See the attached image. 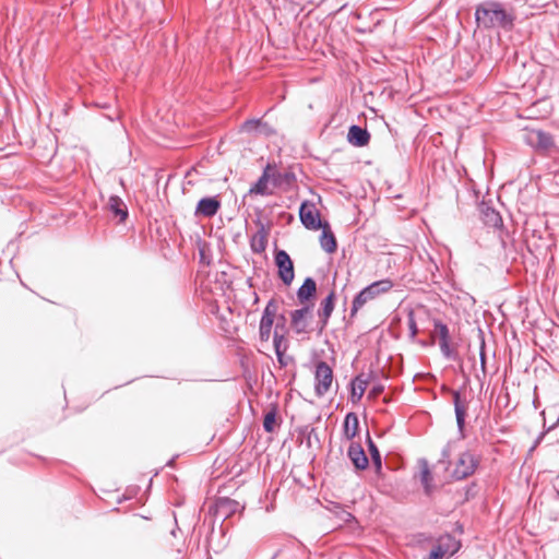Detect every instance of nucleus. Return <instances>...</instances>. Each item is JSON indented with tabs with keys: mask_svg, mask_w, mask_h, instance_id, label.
Returning <instances> with one entry per match:
<instances>
[{
	"mask_svg": "<svg viewBox=\"0 0 559 559\" xmlns=\"http://www.w3.org/2000/svg\"><path fill=\"white\" fill-rule=\"evenodd\" d=\"M476 21L484 27L502 26L508 27L512 25V17L506 12L501 4L497 2H485L476 8Z\"/></svg>",
	"mask_w": 559,
	"mask_h": 559,
	"instance_id": "f257e3e1",
	"label": "nucleus"
},
{
	"mask_svg": "<svg viewBox=\"0 0 559 559\" xmlns=\"http://www.w3.org/2000/svg\"><path fill=\"white\" fill-rule=\"evenodd\" d=\"M393 287V282L389 278L376 281L361 289L354 298L350 316H355L356 312L362 308L367 302L376 299L377 297L390 292Z\"/></svg>",
	"mask_w": 559,
	"mask_h": 559,
	"instance_id": "f03ea898",
	"label": "nucleus"
},
{
	"mask_svg": "<svg viewBox=\"0 0 559 559\" xmlns=\"http://www.w3.org/2000/svg\"><path fill=\"white\" fill-rule=\"evenodd\" d=\"M479 464L475 453L469 450L462 452L455 462L451 476L455 480H462L473 475Z\"/></svg>",
	"mask_w": 559,
	"mask_h": 559,
	"instance_id": "7ed1b4c3",
	"label": "nucleus"
},
{
	"mask_svg": "<svg viewBox=\"0 0 559 559\" xmlns=\"http://www.w3.org/2000/svg\"><path fill=\"white\" fill-rule=\"evenodd\" d=\"M312 307L304 306L290 312V326L296 334H307L313 331L311 326Z\"/></svg>",
	"mask_w": 559,
	"mask_h": 559,
	"instance_id": "20e7f679",
	"label": "nucleus"
},
{
	"mask_svg": "<svg viewBox=\"0 0 559 559\" xmlns=\"http://www.w3.org/2000/svg\"><path fill=\"white\" fill-rule=\"evenodd\" d=\"M333 382L332 368L325 361L316 365V394L323 396L328 393Z\"/></svg>",
	"mask_w": 559,
	"mask_h": 559,
	"instance_id": "39448f33",
	"label": "nucleus"
},
{
	"mask_svg": "<svg viewBox=\"0 0 559 559\" xmlns=\"http://www.w3.org/2000/svg\"><path fill=\"white\" fill-rule=\"evenodd\" d=\"M299 217L302 225L310 230L320 229L324 223L321 222L319 212L313 203L304 201L299 209Z\"/></svg>",
	"mask_w": 559,
	"mask_h": 559,
	"instance_id": "423d86ee",
	"label": "nucleus"
},
{
	"mask_svg": "<svg viewBox=\"0 0 559 559\" xmlns=\"http://www.w3.org/2000/svg\"><path fill=\"white\" fill-rule=\"evenodd\" d=\"M275 264L278 269V276L285 285H290L294 277V264L289 254L285 250L275 252Z\"/></svg>",
	"mask_w": 559,
	"mask_h": 559,
	"instance_id": "0eeeda50",
	"label": "nucleus"
},
{
	"mask_svg": "<svg viewBox=\"0 0 559 559\" xmlns=\"http://www.w3.org/2000/svg\"><path fill=\"white\" fill-rule=\"evenodd\" d=\"M277 311V306L274 300H270L263 310L260 320V338L261 341H267L271 336V330L274 323V318Z\"/></svg>",
	"mask_w": 559,
	"mask_h": 559,
	"instance_id": "6e6552de",
	"label": "nucleus"
},
{
	"mask_svg": "<svg viewBox=\"0 0 559 559\" xmlns=\"http://www.w3.org/2000/svg\"><path fill=\"white\" fill-rule=\"evenodd\" d=\"M335 306V293L331 292L320 305L318 310L319 321L317 323L318 332L321 333L328 325L329 319L334 310Z\"/></svg>",
	"mask_w": 559,
	"mask_h": 559,
	"instance_id": "1a4fd4ad",
	"label": "nucleus"
},
{
	"mask_svg": "<svg viewBox=\"0 0 559 559\" xmlns=\"http://www.w3.org/2000/svg\"><path fill=\"white\" fill-rule=\"evenodd\" d=\"M452 397H453L456 425H457L461 438H464L465 437L464 428H465L467 402H466V400L462 399L460 391H452Z\"/></svg>",
	"mask_w": 559,
	"mask_h": 559,
	"instance_id": "9d476101",
	"label": "nucleus"
},
{
	"mask_svg": "<svg viewBox=\"0 0 559 559\" xmlns=\"http://www.w3.org/2000/svg\"><path fill=\"white\" fill-rule=\"evenodd\" d=\"M273 169H274V165L269 163L265 166V168L263 169L261 177L250 188V190H249L250 194H258V195H271L272 194V191L269 189V182L271 181V170H273Z\"/></svg>",
	"mask_w": 559,
	"mask_h": 559,
	"instance_id": "9b49d317",
	"label": "nucleus"
},
{
	"mask_svg": "<svg viewBox=\"0 0 559 559\" xmlns=\"http://www.w3.org/2000/svg\"><path fill=\"white\" fill-rule=\"evenodd\" d=\"M221 207V202L216 197H206L202 198L195 209V215L212 217L214 216Z\"/></svg>",
	"mask_w": 559,
	"mask_h": 559,
	"instance_id": "f8f14e48",
	"label": "nucleus"
},
{
	"mask_svg": "<svg viewBox=\"0 0 559 559\" xmlns=\"http://www.w3.org/2000/svg\"><path fill=\"white\" fill-rule=\"evenodd\" d=\"M526 142L537 148L547 150L554 142L552 136L542 130H531L526 133Z\"/></svg>",
	"mask_w": 559,
	"mask_h": 559,
	"instance_id": "ddd939ff",
	"label": "nucleus"
},
{
	"mask_svg": "<svg viewBox=\"0 0 559 559\" xmlns=\"http://www.w3.org/2000/svg\"><path fill=\"white\" fill-rule=\"evenodd\" d=\"M347 456L357 469H366L368 466V457L359 443L352 442L347 450Z\"/></svg>",
	"mask_w": 559,
	"mask_h": 559,
	"instance_id": "4468645a",
	"label": "nucleus"
},
{
	"mask_svg": "<svg viewBox=\"0 0 559 559\" xmlns=\"http://www.w3.org/2000/svg\"><path fill=\"white\" fill-rule=\"evenodd\" d=\"M435 547H437V549H440L444 557L453 556L460 550L461 542L457 540L451 534H444L437 539Z\"/></svg>",
	"mask_w": 559,
	"mask_h": 559,
	"instance_id": "2eb2a0df",
	"label": "nucleus"
},
{
	"mask_svg": "<svg viewBox=\"0 0 559 559\" xmlns=\"http://www.w3.org/2000/svg\"><path fill=\"white\" fill-rule=\"evenodd\" d=\"M347 140L350 144L361 147L369 143L370 134L367 129L354 124L349 127Z\"/></svg>",
	"mask_w": 559,
	"mask_h": 559,
	"instance_id": "dca6fc26",
	"label": "nucleus"
},
{
	"mask_svg": "<svg viewBox=\"0 0 559 559\" xmlns=\"http://www.w3.org/2000/svg\"><path fill=\"white\" fill-rule=\"evenodd\" d=\"M296 180V176L293 171H280L274 165V169L271 170V182L275 188L290 187Z\"/></svg>",
	"mask_w": 559,
	"mask_h": 559,
	"instance_id": "f3484780",
	"label": "nucleus"
},
{
	"mask_svg": "<svg viewBox=\"0 0 559 559\" xmlns=\"http://www.w3.org/2000/svg\"><path fill=\"white\" fill-rule=\"evenodd\" d=\"M322 234L320 236V246L322 250L328 253H334L337 248L335 236L330 229V225L328 222H324V225L321 227Z\"/></svg>",
	"mask_w": 559,
	"mask_h": 559,
	"instance_id": "a211bd4d",
	"label": "nucleus"
},
{
	"mask_svg": "<svg viewBox=\"0 0 559 559\" xmlns=\"http://www.w3.org/2000/svg\"><path fill=\"white\" fill-rule=\"evenodd\" d=\"M108 209L119 217L120 222H124L128 217V209L121 198L118 195H110L108 200Z\"/></svg>",
	"mask_w": 559,
	"mask_h": 559,
	"instance_id": "6ab92c4d",
	"label": "nucleus"
},
{
	"mask_svg": "<svg viewBox=\"0 0 559 559\" xmlns=\"http://www.w3.org/2000/svg\"><path fill=\"white\" fill-rule=\"evenodd\" d=\"M317 290V283L312 277H307L297 290V298L300 302L309 300Z\"/></svg>",
	"mask_w": 559,
	"mask_h": 559,
	"instance_id": "aec40b11",
	"label": "nucleus"
},
{
	"mask_svg": "<svg viewBox=\"0 0 559 559\" xmlns=\"http://www.w3.org/2000/svg\"><path fill=\"white\" fill-rule=\"evenodd\" d=\"M359 420L358 416L350 412L345 416L343 429L344 435L348 440H352L358 432Z\"/></svg>",
	"mask_w": 559,
	"mask_h": 559,
	"instance_id": "412c9836",
	"label": "nucleus"
},
{
	"mask_svg": "<svg viewBox=\"0 0 559 559\" xmlns=\"http://www.w3.org/2000/svg\"><path fill=\"white\" fill-rule=\"evenodd\" d=\"M481 213H483L484 223L487 226L497 228L502 225V218H501L499 212H497L496 210H493L489 206H484L481 209Z\"/></svg>",
	"mask_w": 559,
	"mask_h": 559,
	"instance_id": "4be33fe9",
	"label": "nucleus"
},
{
	"mask_svg": "<svg viewBox=\"0 0 559 559\" xmlns=\"http://www.w3.org/2000/svg\"><path fill=\"white\" fill-rule=\"evenodd\" d=\"M367 380L362 379L361 376L355 378L352 383V400L353 402L359 401L366 391Z\"/></svg>",
	"mask_w": 559,
	"mask_h": 559,
	"instance_id": "5701e85b",
	"label": "nucleus"
},
{
	"mask_svg": "<svg viewBox=\"0 0 559 559\" xmlns=\"http://www.w3.org/2000/svg\"><path fill=\"white\" fill-rule=\"evenodd\" d=\"M420 464H421L420 481L425 488V492L427 495H429L431 492V488H432L431 487L432 476H431L428 463L425 460H423V461H420Z\"/></svg>",
	"mask_w": 559,
	"mask_h": 559,
	"instance_id": "b1692460",
	"label": "nucleus"
},
{
	"mask_svg": "<svg viewBox=\"0 0 559 559\" xmlns=\"http://www.w3.org/2000/svg\"><path fill=\"white\" fill-rule=\"evenodd\" d=\"M368 437V448H369V451H370V455H371V460L373 462V464L376 465L377 469H381V454L377 448V445L374 444V442L372 441V439L370 438L369 433L367 435Z\"/></svg>",
	"mask_w": 559,
	"mask_h": 559,
	"instance_id": "393cba45",
	"label": "nucleus"
},
{
	"mask_svg": "<svg viewBox=\"0 0 559 559\" xmlns=\"http://www.w3.org/2000/svg\"><path fill=\"white\" fill-rule=\"evenodd\" d=\"M276 423V411L272 409L264 416L263 428L266 432H273Z\"/></svg>",
	"mask_w": 559,
	"mask_h": 559,
	"instance_id": "a878e982",
	"label": "nucleus"
},
{
	"mask_svg": "<svg viewBox=\"0 0 559 559\" xmlns=\"http://www.w3.org/2000/svg\"><path fill=\"white\" fill-rule=\"evenodd\" d=\"M261 126L260 119H248L241 124V131L247 133L257 132L259 133V128Z\"/></svg>",
	"mask_w": 559,
	"mask_h": 559,
	"instance_id": "bb28decb",
	"label": "nucleus"
},
{
	"mask_svg": "<svg viewBox=\"0 0 559 559\" xmlns=\"http://www.w3.org/2000/svg\"><path fill=\"white\" fill-rule=\"evenodd\" d=\"M238 503L235 500L228 498L221 499L218 502V509H226L227 512H235Z\"/></svg>",
	"mask_w": 559,
	"mask_h": 559,
	"instance_id": "cd10ccee",
	"label": "nucleus"
},
{
	"mask_svg": "<svg viewBox=\"0 0 559 559\" xmlns=\"http://www.w3.org/2000/svg\"><path fill=\"white\" fill-rule=\"evenodd\" d=\"M436 329L439 333V342L449 340V329L445 324L438 322L436 323Z\"/></svg>",
	"mask_w": 559,
	"mask_h": 559,
	"instance_id": "c85d7f7f",
	"label": "nucleus"
},
{
	"mask_svg": "<svg viewBox=\"0 0 559 559\" xmlns=\"http://www.w3.org/2000/svg\"><path fill=\"white\" fill-rule=\"evenodd\" d=\"M283 338L284 337L282 335H280L277 333V331L274 332L273 344H274L275 354H278V352H284V349H282Z\"/></svg>",
	"mask_w": 559,
	"mask_h": 559,
	"instance_id": "c756f323",
	"label": "nucleus"
},
{
	"mask_svg": "<svg viewBox=\"0 0 559 559\" xmlns=\"http://www.w3.org/2000/svg\"><path fill=\"white\" fill-rule=\"evenodd\" d=\"M274 133V130L271 126H269L266 122H263L261 120V126L259 128V134H263V135H271Z\"/></svg>",
	"mask_w": 559,
	"mask_h": 559,
	"instance_id": "7c9ffc66",
	"label": "nucleus"
},
{
	"mask_svg": "<svg viewBox=\"0 0 559 559\" xmlns=\"http://www.w3.org/2000/svg\"><path fill=\"white\" fill-rule=\"evenodd\" d=\"M439 344H440V349H441L442 354L445 357H448V358L451 357V349H450V345H449V340L440 341Z\"/></svg>",
	"mask_w": 559,
	"mask_h": 559,
	"instance_id": "2f4dec72",
	"label": "nucleus"
},
{
	"mask_svg": "<svg viewBox=\"0 0 559 559\" xmlns=\"http://www.w3.org/2000/svg\"><path fill=\"white\" fill-rule=\"evenodd\" d=\"M384 390V386L381 384L374 385L368 393L369 397H377L380 395Z\"/></svg>",
	"mask_w": 559,
	"mask_h": 559,
	"instance_id": "473e14b6",
	"label": "nucleus"
},
{
	"mask_svg": "<svg viewBox=\"0 0 559 559\" xmlns=\"http://www.w3.org/2000/svg\"><path fill=\"white\" fill-rule=\"evenodd\" d=\"M444 555L440 551V549H437V547H433L432 550L429 554L428 559H443Z\"/></svg>",
	"mask_w": 559,
	"mask_h": 559,
	"instance_id": "72a5a7b5",
	"label": "nucleus"
},
{
	"mask_svg": "<svg viewBox=\"0 0 559 559\" xmlns=\"http://www.w3.org/2000/svg\"><path fill=\"white\" fill-rule=\"evenodd\" d=\"M276 357H277V361L283 367H286L288 365V360L290 359V358L285 357L284 352H278V354H276Z\"/></svg>",
	"mask_w": 559,
	"mask_h": 559,
	"instance_id": "f704fd0d",
	"label": "nucleus"
},
{
	"mask_svg": "<svg viewBox=\"0 0 559 559\" xmlns=\"http://www.w3.org/2000/svg\"><path fill=\"white\" fill-rule=\"evenodd\" d=\"M484 342L481 343V350H480V366H481V369L483 371L485 372V366H486V357H485V353H484Z\"/></svg>",
	"mask_w": 559,
	"mask_h": 559,
	"instance_id": "c9c22d12",
	"label": "nucleus"
},
{
	"mask_svg": "<svg viewBox=\"0 0 559 559\" xmlns=\"http://www.w3.org/2000/svg\"><path fill=\"white\" fill-rule=\"evenodd\" d=\"M449 457H450V450H449V447H447L442 450V459H449Z\"/></svg>",
	"mask_w": 559,
	"mask_h": 559,
	"instance_id": "e433bc0d",
	"label": "nucleus"
},
{
	"mask_svg": "<svg viewBox=\"0 0 559 559\" xmlns=\"http://www.w3.org/2000/svg\"><path fill=\"white\" fill-rule=\"evenodd\" d=\"M252 249H253V251H255V252H260V251L264 250V246H263V245H261L259 248H257L254 245H252Z\"/></svg>",
	"mask_w": 559,
	"mask_h": 559,
	"instance_id": "4c0bfd02",
	"label": "nucleus"
},
{
	"mask_svg": "<svg viewBox=\"0 0 559 559\" xmlns=\"http://www.w3.org/2000/svg\"><path fill=\"white\" fill-rule=\"evenodd\" d=\"M411 330H413V334L416 333V324L413 320L411 321Z\"/></svg>",
	"mask_w": 559,
	"mask_h": 559,
	"instance_id": "58836bf2",
	"label": "nucleus"
},
{
	"mask_svg": "<svg viewBox=\"0 0 559 559\" xmlns=\"http://www.w3.org/2000/svg\"><path fill=\"white\" fill-rule=\"evenodd\" d=\"M280 552H281V550H277V551L273 555L272 559H275V558L280 555Z\"/></svg>",
	"mask_w": 559,
	"mask_h": 559,
	"instance_id": "ea45409f",
	"label": "nucleus"
}]
</instances>
